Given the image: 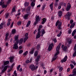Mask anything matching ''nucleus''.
I'll return each instance as SVG.
<instances>
[{
  "mask_svg": "<svg viewBox=\"0 0 76 76\" xmlns=\"http://www.w3.org/2000/svg\"><path fill=\"white\" fill-rule=\"evenodd\" d=\"M62 25V22L60 21L59 20H58L56 23V26H57V28L59 30H62V28L61 27Z\"/></svg>",
  "mask_w": 76,
  "mask_h": 76,
  "instance_id": "obj_1",
  "label": "nucleus"
},
{
  "mask_svg": "<svg viewBox=\"0 0 76 76\" xmlns=\"http://www.w3.org/2000/svg\"><path fill=\"white\" fill-rule=\"evenodd\" d=\"M71 8V5L70 3H68L67 5V7L66 8V10L67 12L68 11H69L70 10V9Z\"/></svg>",
  "mask_w": 76,
  "mask_h": 76,
  "instance_id": "obj_2",
  "label": "nucleus"
},
{
  "mask_svg": "<svg viewBox=\"0 0 76 76\" xmlns=\"http://www.w3.org/2000/svg\"><path fill=\"white\" fill-rule=\"evenodd\" d=\"M61 48H62L64 51H65V52L67 51V46H64V45H61Z\"/></svg>",
  "mask_w": 76,
  "mask_h": 76,
  "instance_id": "obj_3",
  "label": "nucleus"
},
{
  "mask_svg": "<svg viewBox=\"0 0 76 76\" xmlns=\"http://www.w3.org/2000/svg\"><path fill=\"white\" fill-rule=\"evenodd\" d=\"M29 68L31 69V71H34L35 69V66L34 65H31L29 66Z\"/></svg>",
  "mask_w": 76,
  "mask_h": 76,
  "instance_id": "obj_4",
  "label": "nucleus"
},
{
  "mask_svg": "<svg viewBox=\"0 0 76 76\" xmlns=\"http://www.w3.org/2000/svg\"><path fill=\"white\" fill-rule=\"evenodd\" d=\"M46 21H47V19L45 18H44L42 19L41 23L42 25H44L46 22Z\"/></svg>",
  "mask_w": 76,
  "mask_h": 76,
  "instance_id": "obj_5",
  "label": "nucleus"
},
{
  "mask_svg": "<svg viewBox=\"0 0 76 76\" xmlns=\"http://www.w3.org/2000/svg\"><path fill=\"white\" fill-rule=\"evenodd\" d=\"M41 31H38L37 34L36 35V39H38V38H39L41 37Z\"/></svg>",
  "mask_w": 76,
  "mask_h": 76,
  "instance_id": "obj_6",
  "label": "nucleus"
},
{
  "mask_svg": "<svg viewBox=\"0 0 76 76\" xmlns=\"http://www.w3.org/2000/svg\"><path fill=\"white\" fill-rule=\"evenodd\" d=\"M28 16H29V12H28L27 14L24 15L23 18L25 20L28 19Z\"/></svg>",
  "mask_w": 76,
  "mask_h": 76,
  "instance_id": "obj_7",
  "label": "nucleus"
},
{
  "mask_svg": "<svg viewBox=\"0 0 76 76\" xmlns=\"http://www.w3.org/2000/svg\"><path fill=\"white\" fill-rule=\"evenodd\" d=\"M41 58V56L40 55H38L37 57V58L36 59V61L37 62L36 64L37 65L38 64V61H39V59Z\"/></svg>",
  "mask_w": 76,
  "mask_h": 76,
  "instance_id": "obj_8",
  "label": "nucleus"
},
{
  "mask_svg": "<svg viewBox=\"0 0 76 76\" xmlns=\"http://www.w3.org/2000/svg\"><path fill=\"white\" fill-rule=\"evenodd\" d=\"M67 56H65L64 58L63 59H62L61 60V63H63V62H66L67 61Z\"/></svg>",
  "mask_w": 76,
  "mask_h": 76,
  "instance_id": "obj_9",
  "label": "nucleus"
},
{
  "mask_svg": "<svg viewBox=\"0 0 76 76\" xmlns=\"http://www.w3.org/2000/svg\"><path fill=\"white\" fill-rule=\"evenodd\" d=\"M7 68H8V66L7 65L5 66L3 69L1 71L2 73H3L4 72H5L7 70Z\"/></svg>",
  "mask_w": 76,
  "mask_h": 76,
  "instance_id": "obj_10",
  "label": "nucleus"
},
{
  "mask_svg": "<svg viewBox=\"0 0 76 76\" xmlns=\"http://www.w3.org/2000/svg\"><path fill=\"white\" fill-rule=\"evenodd\" d=\"M72 75L74 76L76 75V68H74L72 71Z\"/></svg>",
  "mask_w": 76,
  "mask_h": 76,
  "instance_id": "obj_11",
  "label": "nucleus"
},
{
  "mask_svg": "<svg viewBox=\"0 0 76 76\" xmlns=\"http://www.w3.org/2000/svg\"><path fill=\"white\" fill-rule=\"evenodd\" d=\"M14 59V57H10V63H13L14 61L13 60Z\"/></svg>",
  "mask_w": 76,
  "mask_h": 76,
  "instance_id": "obj_12",
  "label": "nucleus"
},
{
  "mask_svg": "<svg viewBox=\"0 0 76 76\" xmlns=\"http://www.w3.org/2000/svg\"><path fill=\"white\" fill-rule=\"evenodd\" d=\"M40 20V18H39V16L38 15L36 18V21L37 22H39Z\"/></svg>",
  "mask_w": 76,
  "mask_h": 76,
  "instance_id": "obj_13",
  "label": "nucleus"
},
{
  "mask_svg": "<svg viewBox=\"0 0 76 76\" xmlns=\"http://www.w3.org/2000/svg\"><path fill=\"white\" fill-rule=\"evenodd\" d=\"M4 65L5 66V65H7V64H9V61H4Z\"/></svg>",
  "mask_w": 76,
  "mask_h": 76,
  "instance_id": "obj_14",
  "label": "nucleus"
},
{
  "mask_svg": "<svg viewBox=\"0 0 76 76\" xmlns=\"http://www.w3.org/2000/svg\"><path fill=\"white\" fill-rule=\"evenodd\" d=\"M34 50H35L34 48H33L31 50V51H30L29 53L31 54L32 55L34 54Z\"/></svg>",
  "mask_w": 76,
  "mask_h": 76,
  "instance_id": "obj_15",
  "label": "nucleus"
},
{
  "mask_svg": "<svg viewBox=\"0 0 76 76\" xmlns=\"http://www.w3.org/2000/svg\"><path fill=\"white\" fill-rule=\"evenodd\" d=\"M29 2L25 1L24 3V6L25 7H28V6H29Z\"/></svg>",
  "mask_w": 76,
  "mask_h": 76,
  "instance_id": "obj_16",
  "label": "nucleus"
},
{
  "mask_svg": "<svg viewBox=\"0 0 76 76\" xmlns=\"http://www.w3.org/2000/svg\"><path fill=\"white\" fill-rule=\"evenodd\" d=\"M42 34L41 35V37H43V35H44V34H45V30H44V29H42Z\"/></svg>",
  "mask_w": 76,
  "mask_h": 76,
  "instance_id": "obj_17",
  "label": "nucleus"
},
{
  "mask_svg": "<svg viewBox=\"0 0 76 76\" xmlns=\"http://www.w3.org/2000/svg\"><path fill=\"white\" fill-rule=\"evenodd\" d=\"M9 33H7L5 34V40L7 41V38H8V37H9Z\"/></svg>",
  "mask_w": 76,
  "mask_h": 76,
  "instance_id": "obj_18",
  "label": "nucleus"
},
{
  "mask_svg": "<svg viewBox=\"0 0 76 76\" xmlns=\"http://www.w3.org/2000/svg\"><path fill=\"white\" fill-rule=\"evenodd\" d=\"M42 28V25H39V28L37 29L38 31H41V28Z\"/></svg>",
  "mask_w": 76,
  "mask_h": 76,
  "instance_id": "obj_19",
  "label": "nucleus"
},
{
  "mask_svg": "<svg viewBox=\"0 0 76 76\" xmlns=\"http://www.w3.org/2000/svg\"><path fill=\"white\" fill-rule=\"evenodd\" d=\"M19 38V35H15L14 37V39L15 41H18Z\"/></svg>",
  "mask_w": 76,
  "mask_h": 76,
  "instance_id": "obj_20",
  "label": "nucleus"
},
{
  "mask_svg": "<svg viewBox=\"0 0 76 76\" xmlns=\"http://www.w3.org/2000/svg\"><path fill=\"white\" fill-rule=\"evenodd\" d=\"M5 18L6 19H8L9 17V14L8 13H6L5 15Z\"/></svg>",
  "mask_w": 76,
  "mask_h": 76,
  "instance_id": "obj_21",
  "label": "nucleus"
},
{
  "mask_svg": "<svg viewBox=\"0 0 76 76\" xmlns=\"http://www.w3.org/2000/svg\"><path fill=\"white\" fill-rule=\"evenodd\" d=\"M38 55V50H36L34 52V57H37Z\"/></svg>",
  "mask_w": 76,
  "mask_h": 76,
  "instance_id": "obj_22",
  "label": "nucleus"
},
{
  "mask_svg": "<svg viewBox=\"0 0 76 76\" xmlns=\"http://www.w3.org/2000/svg\"><path fill=\"white\" fill-rule=\"evenodd\" d=\"M16 31L15 29H12V34H13L14 35L15 34H16Z\"/></svg>",
  "mask_w": 76,
  "mask_h": 76,
  "instance_id": "obj_23",
  "label": "nucleus"
},
{
  "mask_svg": "<svg viewBox=\"0 0 76 76\" xmlns=\"http://www.w3.org/2000/svg\"><path fill=\"white\" fill-rule=\"evenodd\" d=\"M53 4H54V3L53 2H52L51 4H50V9H51L52 10H53Z\"/></svg>",
  "mask_w": 76,
  "mask_h": 76,
  "instance_id": "obj_24",
  "label": "nucleus"
},
{
  "mask_svg": "<svg viewBox=\"0 0 76 76\" xmlns=\"http://www.w3.org/2000/svg\"><path fill=\"white\" fill-rule=\"evenodd\" d=\"M13 49H15V50H18V45H14V46L13 47Z\"/></svg>",
  "mask_w": 76,
  "mask_h": 76,
  "instance_id": "obj_25",
  "label": "nucleus"
},
{
  "mask_svg": "<svg viewBox=\"0 0 76 76\" xmlns=\"http://www.w3.org/2000/svg\"><path fill=\"white\" fill-rule=\"evenodd\" d=\"M31 10V7L28 6L26 9V12H29Z\"/></svg>",
  "mask_w": 76,
  "mask_h": 76,
  "instance_id": "obj_26",
  "label": "nucleus"
},
{
  "mask_svg": "<svg viewBox=\"0 0 76 76\" xmlns=\"http://www.w3.org/2000/svg\"><path fill=\"white\" fill-rule=\"evenodd\" d=\"M75 26V23H73L70 26V28L71 29H72Z\"/></svg>",
  "mask_w": 76,
  "mask_h": 76,
  "instance_id": "obj_27",
  "label": "nucleus"
},
{
  "mask_svg": "<svg viewBox=\"0 0 76 76\" xmlns=\"http://www.w3.org/2000/svg\"><path fill=\"white\" fill-rule=\"evenodd\" d=\"M31 21L30 20H29L28 21V22L27 23L26 26V27H28V26H29V25H30V24H31Z\"/></svg>",
  "mask_w": 76,
  "mask_h": 76,
  "instance_id": "obj_28",
  "label": "nucleus"
},
{
  "mask_svg": "<svg viewBox=\"0 0 76 76\" xmlns=\"http://www.w3.org/2000/svg\"><path fill=\"white\" fill-rule=\"evenodd\" d=\"M71 16V14H70V12L67 13L66 15H65V17L66 18V17H70Z\"/></svg>",
  "mask_w": 76,
  "mask_h": 76,
  "instance_id": "obj_29",
  "label": "nucleus"
},
{
  "mask_svg": "<svg viewBox=\"0 0 76 76\" xmlns=\"http://www.w3.org/2000/svg\"><path fill=\"white\" fill-rule=\"evenodd\" d=\"M23 42V40L22 39H20L19 42V43L20 44H22Z\"/></svg>",
  "mask_w": 76,
  "mask_h": 76,
  "instance_id": "obj_30",
  "label": "nucleus"
},
{
  "mask_svg": "<svg viewBox=\"0 0 76 76\" xmlns=\"http://www.w3.org/2000/svg\"><path fill=\"white\" fill-rule=\"evenodd\" d=\"M28 54V51L27 50L26 51L25 53H23V55L24 57L27 56V54Z\"/></svg>",
  "mask_w": 76,
  "mask_h": 76,
  "instance_id": "obj_31",
  "label": "nucleus"
},
{
  "mask_svg": "<svg viewBox=\"0 0 76 76\" xmlns=\"http://www.w3.org/2000/svg\"><path fill=\"white\" fill-rule=\"evenodd\" d=\"M2 7L3 9H4V8H6V7H7V5L4 4L2 5Z\"/></svg>",
  "mask_w": 76,
  "mask_h": 76,
  "instance_id": "obj_32",
  "label": "nucleus"
},
{
  "mask_svg": "<svg viewBox=\"0 0 76 76\" xmlns=\"http://www.w3.org/2000/svg\"><path fill=\"white\" fill-rule=\"evenodd\" d=\"M60 54V51H57L56 53L54 54V57L57 56H58Z\"/></svg>",
  "mask_w": 76,
  "mask_h": 76,
  "instance_id": "obj_33",
  "label": "nucleus"
},
{
  "mask_svg": "<svg viewBox=\"0 0 76 76\" xmlns=\"http://www.w3.org/2000/svg\"><path fill=\"white\" fill-rule=\"evenodd\" d=\"M58 15L59 17H61L62 16V12L59 11L58 12Z\"/></svg>",
  "mask_w": 76,
  "mask_h": 76,
  "instance_id": "obj_34",
  "label": "nucleus"
},
{
  "mask_svg": "<svg viewBox=\"0 0 76 76\" xmlns=\"http://www.w3.org/2000/svg\"><path fill=\"white\" fill-rule=\"evenodd\" d=\"M57 58V56H54L52 58V61H55Z\"/></svg>",
  "mask_w": 76,
  "mask_h": 76,
  "instance_id": "obj_35",
  "label": "nucleus"
},
{
  "mask_svg": "<svg viewBox=\"0 0 76 76\" xmlns=\"http://www.w3.org/2000/svg\"><path fill=\"white\" fill-rule=\"evenodd\" d=\"M62 34V32L61 31L59 34H58L57 36V37H60V36H61V35Z\"/></svg>",
  "mask_w": 76,
  "mask_h": 76,
  "instance_id": "obj_36",
  "label": "nucleus"
},
{
  "mask_svg": "<svg viewBox=\"0 0 76 76\" xmlns=\"http://www.w3.org/2000/svg\"><path fill=\"white\" fill-rule=\"evenodd\" d=\"M70 66L71 67V69H73L74 67H75L73 64H71L70 65Z\"/></svg>",
  "mask_w": 76,
  "mask_h": 76,
  "instance_id": "obj_37",
  "label": "nucleus"
},
{
  "mask_svg": "<svg viewBox=\"0 0 76 76\" xmlns=\"http://www.w3.org/2000/svg\"><path fill=\"white\" fill-rule=\"evenodd\" d=\"M35 5V4L34 3V1H32L31 4V6H32V7H34Z\"/></svg>",
  "mask_w": 76,
  "mask_h": 76,
  "instance_id": "obj_38",
  "label": "nucleus"
},
{
  "mask_svg": "<svg viewBox=\"0 0 76 76\" xmlns=\"http://www.w3.org/2000/svg\"><path fill=\"white\" fill-rule=\"evenodd\" d=\"M40 47H41L40 45H37V50H39V48H40Z\"/></svg>",
  "mask_w": 76,
  "mask_h": 76,
  "instance_id": "obj_39",
  "label": "nucleus"
},
{
  "mask_svg": "<svg viewBox=\"0 0 76 76\" xmlns=\"http://www.w3.org/2000/svg\"><path fill=\"white\" fill-rule=\"evenodd\" d=\"M16 11V10L15 9V7H14L13 9L12 10V12L14 13V12H15Z\"/></svg>",
  "mask_w": 76,
  "mask_h": 76,
  "instance_id": "obj_40",
  "label": "nucleus"
},
{
  "mask_svg": "<svg viewBox=\"0 0 76 76\" xmlns=\"http://www.w3.org/2000/svg\"><path fill=\"white\" fill-rule=\"evenodd\" d=\"M16 41L15 42L14 45H18V44H19V41Z\"/></svg>",
  "mask_w": 76,
  "mask_h": 76,
  "instance_id": "obj_41",
  "label": "nucleus"
},
{
  "mask_svg": "<svg viewBox=\"0 0 76 76\" xmlns=\"http://www.w3.org/2000/svg\"><path fill=\"white\" fill-rule=\"evenodd\" d=\"M60 47H58V46L57 47V48H56V51H59V50H60Z\"/></svg>",
  "mask_w": 76,
  "mask_h": 76,
  "instance_id": "obj_42",
  "label": "nucleus"
},
{
  "mask_svg": "<svg viewBox=\"0 0 76 76\" xmlns=\"http://www.w3.org/2000/svg\"><path fill=\"white\" fill-rule=\"evenodd\" d=\"M22 24V22L21 21H18V26H20Z\"/></svg>",
  "mask_w": 76,
  "mask_h": 76,
  "instance_id": "obj_43",
  "label": "nucleus"
},
{
  "mask_svg": "<svg viewBox=\"0 0 76 76\" xmlns=\"http://www.w3.org/2000/svg\"><path fill=\"white\" fill-rule=\"evenodd\" d=\"M54 46V43H52L50 45L49 47L53 48V47Z\"/></svg>",
  "mask_w": 76,
  "mask_h": 76,
  "instance_id": "obj_44",
  "label": "nucleus"
},
{
  "mask_svg": "<svg viewBox=\"0 0 76 76\" xmlns=\"http://www.w3.org/2000/svg\"><path fill=\"white\" fill-rule=\"evenodd\" d=\"M42 10L43 11L44 10V9H45V5H43L42 6Z\"/></svg>",
  "mask_w": 76,
  "mask_h": 76,
  "instance_id": "obj_45",
  "label": "nucleus"
},
{
  "mask_svg": "<svg viewBox=\"0 0 76 76\" xmlns=\"http://www.w3.org/2000/svg\"><path fill=\"white\" fill-rule=\"evenodd\" d=\"M11 1H12V0H8L7 1V4H10L11 2Z\"/></svg>",
  "mask_w": 76,
  "mask_h": 76,
  "instance_id": "obj_46",
  "label": "nucleus"
},
{
  "mask_svg": "<svg viewBox=\"0 0 76 76\" xmlns=\"http://www.w3.org/2000/svg\"><path fill=\"white\" fill-rule=\"evenodd\" d=\"M52 48H52L50 47V46H49L48 48V51H51Z\"/></svg>",
  "mask_w": 76,
  "mask_h": 76,
  "instance_id": "obj_47",
  "label": "nucleus"
},
{
  "mask_svg": "<svg viewBox=\"0 0 76 76\" xmlns=\"http://www.w3.org/2000/svg\"><path fill=\"white\" fill-rule=\"evenodd\" d=\"M22 53H23V50H20L19 51V54H21Z\"/></svg>",
  "mask_w": 76,
  "mask_h": 76,
  "instance_id": "obj_48",
  "label": "nucleus"
},
{
  "mask_svg": "<svg viewBox=\"0 0 76 76\" xmlns=\"http://www.w3.org/2000/svg\"><path fill=\"white\" fill-rule=\"evenodd\" d=\"M30 63L29 60H27L26 61V64H28V63Z\"/></svg>",
  "mask_w": 76,
  "mask_h": 76,
  "instance_id": "obj_49",
  "label": "nucleus"
},
{
  "mask_svg": "<svg viewBox=\"0 0 76 76\" xmlns=\"http://www.w3.org/2000/svg\"><path fill=\"white\" fill-rule=\"evenodd\" d=\"M38 23V21H36V22H35L34 23V26H35V25H37V24Z\"/></svg>",
  "mask_w": 76,
  "mask_h": 76,
  "instance_id": "obj_50",
  "label": "nucleus"
},
{
  "mask_svg": "<svg viewBox=\"0 0 76 76\" xmlns=\"http://www.w3.org/2000/svg\"><path fill=\"white\" fill-rule=\"evenodd\" d=\"M63 67H61L59 69V72H61V71H62L63 70Z\"/></svg>",
  "mask_w": 76,
  "mask_h": 76,
  "instance_id": "obj_51",
  "label": "nucleus"
},
{
  "mask_svg": "<svg viewBox=\"0 0 76 76\" xmlns=\"http://www.w3.org/2000/svg\"><path fill=\"white\" fill-rule=\"evenodd\" d=\"M71 32H72V30H71V29L69 30L68 31V34H71Z\"/></svg>",
  "mask_w": 76,
  "mask_h": 76,
  "instance_id": "obj_52",
  "label": "nucleus"
},
{
  "mask_svg": "<svg viewBox=\"0 0 76 76\" xmlns=\"http://www.w3.org/2000/svg\"><path fill=\"white\" fill-rule=\"evenodd\" d=\"M33 60V58H31L29 61L30 63H32Z\"/></svg>",
  "mask_w": 76,
  "mask_h": 76,
  "instance_id": "obj_53",
  "label": "nucleus"
},
{
  "mask_svg": "<svg viewBox=\"0 0 76 76\" xmlns=\"http://www.w3.org/2000/svg\"><path fill=\"white\" fill-rule=\"evenodd\" d=\"M61 43L60 42L57 47H60V46H61Z\"/></svg>",
  "mask_w": 76,
  "mask_h": 76,
  "instance_id": "obj_54",
  "label": "nucleus"
},
{
  "mask_svg": "<svg viewBox=\"0 0 76 76\" xmlns=\"http://www.w3.org/2000/svg\"><path fill=\"white\" fill-rule=\"evenodd\" d=\"M21 10H22V12H25V8H22L21 9Z\"/></svg>",
  "mask_w": 76,
  "mask_h": 76,
  "instance_id": "obj_55",
  "label": "nucleus"
},
{
  "mask_svg": "<svg viewBox=\"0 0 76 76\" xmlns=\"http://www.w3.org/2000/svg\"><path fill=\"white\" fill-rule=\"evenodd\" d=\"M24 36L25 37H28V33H26L25 34Z\"/></svg>",
  "mask_w": 76,
  "mask_h": 76,
  "instance_id": "obj_56",
  "label": "nucleus"
},
{
  "mask_svg": "<svg viewBox=\"0 0 76 76\" xmlns=\"http://www.w3.org/2000/svg\"><path fill=\"white\" fill-rule=\"evenodd\" d=\"M72 63L74 65V66H76V63L75 61H72Z\"/></svg>",
  "mask_w": 76,
  "mask_h": 76,
  "instance_id": "obj_57",
  "label": "nucleus"
},
{
  "mask_svg": "<svg viewBox=\"0 0 76 76\" xmlns=\"http://www.w3.org/2000/svg\"><path fill=\"white\" fill-rule=\"evenodd\" d=\"M53 41L54 42H57V39L56 38H55L53 39Z\"/></svg>",
  "mask_w": 76,
  "mask_h": 76,
  "instance_id": "obj_58",
  "label": "nucleus"
},
{
  "mask_svg": "<svg viewBox=\"0 0 76 76\" xmlns=\"http://www.w3.org/2000/svg\"><path fill=\"white\" fill-rule=\"evenodd\" d=\"M29 38V37H25L24 38V39H25L27 41V40H28V38Z\"/></svg>",
  "mask_w": 76,
  "mask_h": 76,
  "instance_id": "obj_59",
  "label": "nucleus"
},
{
  "mask_svg": "<svg viewBox=\"0 0 76 76\" xmlns=\"http://www.w3.org/2000/svg\"><path fill=\"white\" fill-rule=\"evenodd\" d=\"M13 22H12L10 25V28H12L13 27Z\"/></svg>",
  "mask_w": 76,
  "mask_h": 76,
  "instance_id": "obj_60",
  "label": "nucleus"
},
{
  "mask_svg": "<svg viewBox=\"0 0 76 76\" xmlns=\"http://www.w3.org/2000/svg\"><path fill=\"white\" fill-rule=\"evenodd\" d=\"M10 22H8L7 23V25L8 26H10Z\"/></svg>",
  "mask_w": 76,
  "mask_h": 76,
  "instance_id": "obj_61",
  "label": "nucleus"
},
{
  "mask_svg": "<svg viewBox=\"0 0 76 76\" xmlns=\"http://www.w3.org/2000/svg\"><path fill=\"white\" fill-rule=\"evenodd\" d=\"M73 22H74V21H73V20H70V23H71V24H72V23H73Z\"/></svg>",
  "mask_w": 76,
  "mask_h": 76,
  "instance_id": "obj_62",
  "label": "nucleus"
},
{
  "mask_svg": "<svg viewBox=\"0 0 76 76\" xmlns=\"http://www.w3.org/2000/svg\"><path fill=\"white\" fill-rule=\"evenodd\" d=\"M66 3H64V4H63V6H64V7H66Z\"/></svg>",
  "mask_w": 76,
  "mask_h": 76,
  "instance_id": "obj_63",
  "label": "nucleus"
},
{
  "mask_svg": "<svg viewBox=\"0 0 76 76\" xmlns=\"http://www.w3.org/2000/svg\"><path fill=\"white\" fill-rule=\"evenodd\" d=\"M72 32H73V33H74V34H76V29L74 30Z\"/></svg>",
  "mask_w": 76,
  "mask_h": 76,
  "instance_id": "obj_64",
  "label": "nucleus"
}]
</instances>
